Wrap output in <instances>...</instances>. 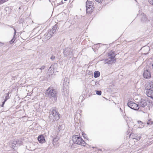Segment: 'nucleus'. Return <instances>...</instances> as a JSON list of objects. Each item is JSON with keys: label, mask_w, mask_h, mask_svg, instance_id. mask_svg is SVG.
<instances>
[{"label": "nucleus", "mask_w": 153, "mask_h": 153, "mask_svg": "<svg viewBox=\"0 0 153 153\" xmlns=\"http://www.w3.org/2000/svg\"><path fill=\"white\" fill-rule=\"evenodd\" d=\"M45 94L47 97L50 98H53L55 101L57 100L58 92L53 88L49 87L47 90Z\"/></svg>", "instance_id": "nucleus-1"}, {"label": "nucleus", "mask_w": 153, "mask_h": 153, "mask_svg": "<svg viewBox=\"0 0 153 153\" xmlns=\"http://www.w3.org/2000/svg\"><path fill=\"white\" fill-rule=\"evenodd\" d=\"M49 118L51 120L55 121L60 118V114L57 112L55 108H52L49 112Z\"/></svg>", "instance_id": "nucleus-2"}, {"label": "nucleus", "mask_w": 153, "mask_h": 153, "mask_svg": "<svg viewBox=\"0 0 153 153\" xmlns=\"http://www.w3.org/2000/svg\"><path fill=\"white\" fill-rule=\"evenodd\" d=\"M115 53L113 51H111L108 53V59L105 60V62L108 64H112L115 63L116 61V59L115 58Z\"/></svg>", "instance_id": "nucleus-3"}, {"label": "nucleus", "mask_w": 153, "mask_h": 153, "mask_svg": "<svg viewBox=\"0 0 153 153\" xmlns=\"http://www.w3.org/2000/svg\"><path fill=\"white\" fill-rule=\"evenodd\" d=\"M72 139L73 142L75 144L83 146H85L86 144L84 140L81 137L77 135H74L72 137Z\"/></svg>", "instance_id": "nucleus-4"}, {"label": "nucleus", "mask_w": 153, "mask_h": 153, "mask_svg": "<svg viewBox=\"0 0 153 153\" xmlns=\"http://www.w3.org/2000/svg\"><path fill=\"white\" fill-rule=\"evenodd\" d=\"M73 50L69 47H67L65 48L64 51V55L65 57L69 56L71 57V56L73 55Z\"/></svg>", "instance_id": "nucleus-5"}, {"label": "nucleus", "mask_w": 153, "mask_h": 153, "mask_svg": "<svg viewBox=\"0 0 153 153\" xmlns=\"http://www.w3.org/2000/svg\"><path fill=\"white\" fill-rule=\"evenodd\" d=\"M127 105L130 108L134 110H137L139 108V105L132 101L128 102Z\"/></svg>", "instance_id": "nucleus-6"}, {"label": "nucleus", "mask_w": 153, "mask_h": 153, "mask_svg": "<svg viewBox=\"0 0 153 153\" xmlns=\"http://www.w3.org/2000/svg\"><path fill=\"white\" fill-rule=\"evenodd\" d=\"M143 76L146 79H149L151 77V75L149 71L147 70L144 71L143 73Z\"/></svg>", "instance_id": "nucleus-7"}, {"label": "nucleus", "mask_w": 153, "mask_h": 153, "mask_svg": "<svg viewBox=\"0 0 153 153\" xmlns=\"http://www.w3.org/2000/svg\"><path fill=\"white\" fill-rule=\"evenodd\" d=\"M147 96L153 100V90L152 89H149L146 91Z\"/></svg>", "instance_id": "nucleus-8"}, {"label": "nucleus", "mask_w": 153, "mask_h": 153, "mask_svg": "<svg viewBox=\"0 0 153 153\" xmlns=\"http://www.w3.org/2000/svg\"><path fill=\"white\" fill-rule=\"evenodd\" d=\"M139 105L140 107L144 108L147 105V102L146 100L142 99L139 103Z\"/></svg>", "instance_id": "nucleus-9"}, {"label": "nucleus", "mask_w": 153, "mask_h": 153, "mask_svg": "<svg viewBox=\"0 0 153 153\" xmlns=\"http://www.w3.org/2000/svg\"><path fill=\"white\" fill-rule=\"evenodd\" d=\"M38 140L40 143H43L45 142V138L43 135L39 136L38 137Z\"/></svg>", "instance_id": "nucleus-10"}, {"label": "nucleus", "mask_w": 153, "mask_h": 153, "mask_svg": "<svg viewBox=\"0 0 153 153\" xmlns=\"http://www.w3.org/2000/svg\"><path fill=\"white\" fill-rule=\"evenodd\" d=\"M56 65V64L55 63L53 64L49 68L48 71V72H50L51 73L50 74H52L53 73L54 69L55 67V65Z\"/></svg>", "instance_id": "nucleus-11"}, {"label": "nucleus", "mask_w": 153, "mask_h": 153, "mask_svg": "<svg viewBox=\"0 0 153 153\" xmlns=\"http://www.w3.org/2000/svg\"><path fill=\"white\" fill-rule=\"evenodd\" d=\"M86 7L87 13H90L93 12L94 8V6H91V8L89 7L88 6H86Z\"/></svg>", "instance_id": "nucleus-12"}, {"label": "nucleus", "mask_w": 153, "mask_h": 153, "mask_svg": "<svg viewBox=\"0 0 153 153\" xmlns=\"http://www.w3.org/2000/svg\"><path fill=\"white\" fill-rule=\"evenodd\" d=\"M86 6H88L89 7L91 8V6H94L93 5V2L92 1H89L88 0H87L86 2Z\"/></svg>", "instance_id": "nucleus-13"}, {"label": "nucleus", "mask_w": 153, "mask_h": 153, "mask_svg": "<svg viewBox=\"0 0 153 153\" xmlns=\"http://www.w3.org/2000/svg\"><path fill=\"white\" fill-rule=\"evenodd\" d=\"M17 142L16 141H14L12 144V146L14 149H16L18 146H17Z\"/></svg>", "instance_id": "nucleus-14"}, {"label": "nucleus", "mask_w": 153, "mask_h": 153, "mask_svg": "<svg viewBox=\"0 0 153 153\" xmlns=\"http://www.w3.org/2000/svg\"><path fill=\"white\" fill-rule=\"evenodd\" d=\"M58 23L56 24L55 25H54L53 27L52 30L54 33L56 32V30L58 28Z\"/></svg>", "instance_id": "nucleus-15"}, {"label": "nucleus", "mask_w": 153, "mask_h": 153, "mask_svg": "<svg viewBox=\"0 0 153 153\" xmlns=\"http://www.w3.org/2000/svg\"><path fill=\"white\" fill-rule=\"evenodd\" d=\"M100 72L99 71H95L94 73V77L95 78H97L100 76Z\"/></svg>", "instance_id": "nucleus-16"}, {"label": "nucleus", "mask_w": 153, "mask_h": 153, "mask_svg": "<svg viewBox=\"0 0 153 153\" xmlns=\"http://www.w3.org/2000/svg\"><path fill=\"white\" fill-rule=\"evenodd\" d=\"M9 94L10 93L8 92L7 93L5 94V99L4 100H5V101H7V100L10 98V96H9Z\"/></svg>", "instance_id": "nucleus-17"}, {"label": "nucleus", "mask_w": 153, "mask_h": 153, "mask_svg": "<svg viewBox=\"0 0 153 153\" xmlns=\"http://www.w3.org/2000/svg\"><path fill=\"white\" fill-rule=\"evenodd\" d=\"M153 124V122L152 121V120L151 119H149L148 120L147 122V124L148 125H151Z\"/></svg>", "instance_id": "nucleus-18"}, {"label": "nucleus", "mask_w": 153, "mask_h": 153, "mask_svg": "<svg viewBox=\"0 0 153 153\" xmlns=\"http://www.w3.org/2000/svg\"><path fill=\"white\" fill-rule=\"evenodd\" d=\"M16 39L15 36H13L12 39L9 42L10 43V44H13L15 41Z\"/></svg>", "instance_id": "nucleus-19"}, {"label": "nucleus", "mask_w": 153, "mask_h": 153, "mask_svg": "<svg viewBox=\"0 0 153 153\" xmlns=\"http://www.w3.org/2000/svg\"><path fill=\"white\" fill-rule=\"evenodd\" d=\"M35 72L38 74H39L42 72H41V71H40V70L39 69V68H36Z\"/></svg>", "instance_id": "nucleus-20"}, {"label": "nucleus", "mask_w": 153, "mask_h": 153, "mask_svg": "<svg viewBox=\"0 0 153 153\" xmlns=\"http://www.w3.org/2000/svg\"><path fill=\"white\" fill-rule=\"evenodd\" d=\"M49 35L50 34H48V33L45 34V37L46 39H50V38L51 36V35Z\"/></svg>", "instance_id": "nucleus-21"}, {"label": "nucleus", "mask_w": 153, "mask_h": 153, "mask_svg": "<svg viewBox=\"0 0 153 153\" xmlns=\"http://www.w3.org/2000/svg\"><path fill=\"white\" fill-rule=\"evenodd\" d=\"M151 83L150 84V85H148L145 88L146 90V91L148 90L149 89H151L150 88H152V87H151Z\"/></svg>", "instance_id": "nucleus-22"}, {"label": "nucleus", "mask_w": 153, "mask_h": 153, "mask_svg": "<svg viewBox=\"0 0 153 153\" xmlns=\"http://www.w3.org/2000/svg\"><path fill=\"white\" fill-rule=\"evenodd\" d=\"M147 18L146 17V15H143V17L141 19V20L142 21H146L147 20Z\"/></svg>", "instance_id": "nucleus-23"}, {"label": "nucleus", "mask_w": 153, "mask_h": 153, "mask_svg": "<svg viewBox=\"0 0 153 153\" xmlns=\"http://www.w3.org/2000/svg\"><path fill=\"white\" fill-rule=\"evenodd\" d=\"M16 141L17 142V146H19V145L22 143V142L20 140H18Z\"/></svg>", "instance_id": "nucleus-24"}, {"label": "nucleus", "mask_w": 153, "mask_h": 153, "mask_svg": "<svg viewBox=\"0 0 153 153\" xmlns=\"http://www.w3.org/2000/svg\"><path fill=\"white\" fill-rule=\"evenodd\" d=\"M96 94L98 95H100L102 94V92L100 91H96Z\"/></svg>", "instance_id": "nucleus-25"}, {"label": "nucleus", "mask_w": 153, "mask_h": 153, "mask_svg": "<svg viewBox=\"0 0 153 153\" xmlns=\"http://www.w3.org/2000/svg\"><path fill=\"white\" fill-rule=\"evenodd\" d=\"M45 68V66L44 65H42L41 66V68H39L40 71H41V72H42V70L44 69Z\"/></svg>", "instance_id": "nucleus-26"}, {"label": "nucleus", "mask_w": 153, "mask_h": 153, "mask_svg": "<svg viewBox=\"0 0 153 153\" xmlns=\"http://www.w3.org/2000/svg\"><path fill=\"white\" fill-rule=\"evenodd\" d=\"M48 34H50V35H51V36H52L53 34L54 33L51 30H50V31H49L48 32Z\"/></svg>", "instance_id": "nucleus-27"}, {"label": "nucleus", "mask_w": 153, "mask_h": 153, "mask_svg": "<svg viewBox=\"0 0 153 153\" xmlns=\"http://www.w3.org/2000/svg\"><path fill=\"white\" fill-rule=\"evenodd\" d=\"M59 140V138L56 137L54 138L53 140V143L56 142Z\"/></svg>", "instance_id": "nucleus-28"}, {"label": "nucleus", "mask_w": 153, "mask_h": 153, "mask_svg": "<svg viewBox=\"0 0 153 153\" xmlns=\"http://www.w3.org/2000/svg\"><path fill=\"white\" fill-rule=\"evenodd\" d=\"M62 125H60L58 127V131H60V130H62Z\"/></svg>", "instance_id": "nucleus-29"}, {"label": "nucleus", "mask_w": 153, "mask_h": 153, "mask_svg": "<svg viewBox=\"0 0 153 153\" xmlns=\"http://www.w3.org/2000/svg\"><path fill=\"white\" fill-rule=\"evenodd\" d=\"M8 0H0V4H1L6 2Z\"/></svg>", "instance_id": "nucleus-30"}, {"label": "nucleus", "mask_w": 153, "mask_h": 153, "mask_svg": "<svg viewBox=\"0 0 153 153\" xmlns=\"http://www.w3.org/2000/svg\"><path fill=\"white\" fill-rule=\"evenodd\" d=\"M55 58V56L52 55L50 59L52 61H53L54 60Z\"/></svg>", "instance_id": "nucleus-31"}, {"label": "nucleus", "mask_w": 153, "mask_h": 153, "mask_svg": "<svg viewBox=\"0 0 153 153\" xmlns=\"http://www.w3.org/2000/svg\"><path fill=\"white\" fill-rule=\"evenodd\" d=\"M136 138H135V139H136L137 140H140L141 138L140 136H137L135 137Z\"/></svg>", "instance_id": "nucleus-32"}, {"label": "nucleus", "mask_w": 153, "mask_h": 153, "mask_svg": "<svg viewBox=\"0 0 153 153\" xmlns=\"http://www.w3.org/2000/svg\"><path fill=\"white\" fill-rule=\"evenodd\" d=\"M149 1L151 4L153 5V0H149Z\"/></svg>", "instance_id": "nucleus-33"}, {"label": "nucleus", "mask_w": 153, "mask_h": 153, "mask_svg": "<svg viewBox=\"0 0 153 153\" xmlns=\"http://www.w3.org/2000/svg\"><path fill=\"white\" fill-rule=\"evenodd\" d=\"M97 2L99 3H101L102 2V0H95Z\"/></svg>", "instance_id": "nucleus-34"}, {"label": "nucleus", "mask_w": 153, "mask_h": 153, "mask_svg": "<svg viewBox=\"0 0 153 153\" xmlns=\"http://www.w3.org/2000/svg\"><path fill=\"white\" fill-rule=\"evenodd\" d=\"M151 87H152V88L153 89V80L151 82Z\"/></svg>", "instance_id": "nucleus-35"}, {"label": "nucleus", "mask_w": 153, "mask_h": 153, "mask_svg": "<svg viewBox=\"0 0 153 153\" xmlns=\"http://www.w3.org/2000/svg\"><path fill=\"white\" fill-rule=\"evenodd\" d=\"M12 27L13 28L14 30V33L13 36H15L16 35V29L13 27Z\"/></svg>", "instance_id": "nucleus-36"}, {"label": "nucleus", "mask_w": 153, "mask_h": 153, "mask_svg": "<svg viewBox=\"0 0 153 153\" xmlns=\"http://www.w3.org/2000/svg\"><path fill=\"white\" fill-rule=\"evenodd\" d=\"M137 122L138 123V124H142V122L141 121H137Z\"/></svg>", "instance_id": "nucleus-37"}, {"label": "nucleus", "mask_w": 153, "mask_h": 153, "mask_svg": "<svg viewBox=\"0 0 153 153\" xmlns=\"http://www.w3.org/2000/svg\"><path fill=\"white\" fill-rule=\"evenodd\" d=\"M4 45V43L2 42H0V46H2Z\"/></svg>", "instance_id": "nucleus-38"}, {"label": "nucleus", "mask_w": 153, "mask_h": 153, "mask_svg": "<svg viewBox=\"0 0 153 153\" xmlns=\"http://www.w3.org/2000/svg\"><path fill=\"white\" fill-rule=\"evenodd\" d=\"M6 101H5V100H4V101L2 102V104H3V105H4Z\"/></svg>", "instance_id": "nucleus-39"}, {"label": "nucleus", "mask_w": 153, "mask_h": 153, "mask_svg": "<svg viewBox=\"0 0 153 153\" xmlns=\"http://www.w3.org/2000/svg\"><path fill=\"white\" fill-rule=\"evenodd\" d=\"M4 105H3V104H2V105H1V106L2 107H3Z\"/></svg>", "instance_id": "nucleus-40"}, {"label": "nucleus", "mask_w": 153, "mask_h": 153, "mask_svg": "<svg viewBox=\"0 0 153 153\" xmlns=\"http://www.w3.org/2000/svg\"><path fill=\"white\" fill-rule=\"evenodd\" d=\"M83 137H85V136H84V134H83Z\"/></svg>", "instance_id": "nucleus-41"}, {"label": "nucleus", "mask_w": 153, "mask_h": 153, "mask_svg": "<svg viewBox=\"0 0 153 153\" xmlns=\"http://www.w3.org/2000/svg\"><path fill=\"white\" fill-rule=\"evenodd\" d=\"M68 0H64L65 1H67Z\"/></svg>", "instance_id": "nucleus-42"}]
</instances>
